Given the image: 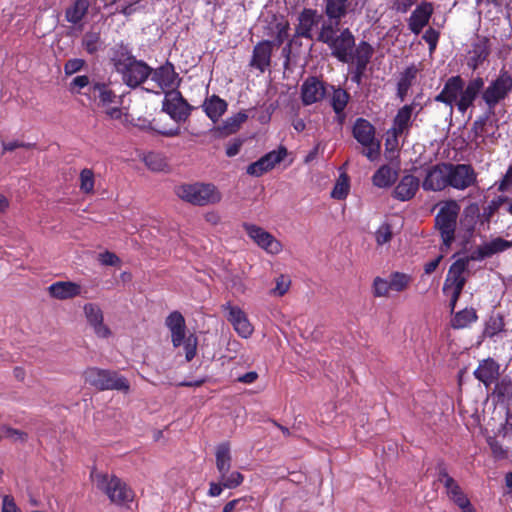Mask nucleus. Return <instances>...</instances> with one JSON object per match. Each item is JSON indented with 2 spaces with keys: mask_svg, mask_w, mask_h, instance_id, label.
<instances>
[{
  "mask_svg": "<svg viewBox=\"0 0 512 512\" xmlns=\"http://www.w3.org/2000/svg\"><path fill=\"white\" fill-rule=\"evenodd\" d=\"M92 93L98 98V105L103 109L106 116L112 120H121L124 113L120 106L119 97L109 89L105 84H95L92 87Z\"/></svg>",
  "mask_w": 512,
  "mask_h": 512,
  "instance_id": "nucleus-11",
  "label": "nucleus"
},
{
  "mask_svg": "<svg viewBox=\"0 0 512 512\" xmlns=\"http://www.w3.org/2000/svg\"><path fill=\"white\" fill-rule=\"evenodd\" d=\"M82 377L85 384L99 391L117 390L123 393L130 391L129 381L115 371L89 367L83 372Z\"/></svg>",
  "mask_w": 512,
  "mask_h": 512,
  "instance_id": "nucleus-5",
  "label": "nucleus"
},
{
  "mask_svg": "<svg viewBox=\"0 0 512 512\" xmlns=\"http://www.w3.org/2000/svg\"><path fill=\"white\" fill-rule=\"evenodd\" d=\"M439 38H440V32L432 27L428 28L422 35V39L429 46L430 54H433L435 52L437 45H438Z\"/></svg>",
  "mask_w": 512,
  "mask_h": 512,
  "instance_id": "nucleus-51",
  "label": "nucleus"
},
{
  "mask_svg": "<svg viewBox=\"0 0 512 512\" xmlns=\"http://www.w3.org/2000/svg\"><path fill=\"white\" fill-rule=\"evenodd\" d=\"M355 45V38L351 31L344 29L328 46L332 55L339 61L349 63L352 58V49Z\"/></svg>",
  "mask_w": 512,
  "mask_h": 512,
  "instance_id": "nucleus-18",
  "label": "nucleus"
},
{
  "mask_svg": "<svg viewBox=\"0 0 512 512\" xmlns=\"http://www.w3.org/2000/svg\"><path fill=\"white\" fill-rule=\"evenodd\" d=\"M291 287V278L287 274H280L275 278V287L270 290L269 294L274 297L284 296Z\"/></svg>",
  "mask_w": 512,
  "mask_h": 512,
  "instance_id": "nucleus-43",
  "label": "nucleus"
},
{
  "mask_svg": "<svg viewBox=\"0 0 512 512\" xmlns=\"http://www.w3.org/2000/svg\"><path fill=\"white\" fill-rule=\"evenodd\" d=\"M165 326L170 332L174 348L183 346L185 359L190 362L197 354V337L190 333L186 335L187 327L184 316L179 311H173L165 318Z\"/></svg>",
  "mask_w": 512,
  "mask_h": 512,
  "instance_id": "nucleus-3",
  "label": "nucleus"
},
{
  "mask_svg": "<svg viewBox=\"0 0 512 512\" xmlns=\"http://www.w3.org/2000/svg\"><path fill=\"white\" fill-rule=\"evenodd\" d=\"M176 195L192 205L204 206L220 201V191L210 183L181 184L175 189Z\"/></svg>",
  "mask_w": 512,
  "mask_h": 512,
  "instance_id": "nucleus-6",
  "label": "nucleus"
},
{
  "mask_svg": "<svg viewBox=\"0 0 512 512\" xmlns=\"http://www.w3.org/2000/svg\"><path fill=\"white\" fill-rule=\"evenodd\" d=\"M419 186V178L412 174H407L394 187L392 195L399 201H409L416 195Z\"/></svg>",
  "mask_w": 512,
  "mask_h": 512,
  "instance_id": "nucleus-23",
  "label": "nucleus"
},
{
  "mask_svg": "<svg viewBox=\"0 0 512 512\" xmlns=\"http://www.w3.org/2000/svg\"><path fill=\"white\" fill-rule=\"evenodd\" d=\"M390 281L393 292L401 293L405 291L412 281V277L409 274L402 272H393L390 274Z\"/></svg>",
  "mask_w": 512,
  "mask_h": 512,
  "instance_id": "nucleus-40",
  "label": "nucleus"
},
{
  "mask_svg": "<svg viewBox=\"0 0 512 512\" xmlns=\"http://www.w3.org/2000/svg\"><path fill=\"white\" fill-rule=\"evenodd\" d=\"M154 127L153 129L161 134L162 136H165V137H175V136H178L180 135L181 133V129L179 127V125H175L173 127H170V128H166L162 125H160V121L157 120V119H154Z\"/></svg>",
  "mask_w": 512,
  "mask_h": 512,
  "instance_id": "nucleus-56",
  "label": "nucleus"
},
{
  "mask_svg": "<svg viewBox=\"0 0 512 512\" xmlns=\"http://www.w3.org/2000/svg\"><path fill=\"white\" fill-rule=\"evenodd\" d=\"M268 171H270V169L267 167V165L264 164V162L261 160V158L255 162L251 163L247 167V173L249 175H252L255 177H260Z\"/></svg>",
  "mask_w": 512,
  "mask_h": 512,
  "instance_id": "nucleus-58",
  "label": "nucleus"
},
{
  "mask_svg": "<svg viewBox=\"0 0 512 512\" xmlns=\"http://www.w3.org/2000/svg\"><path fill=\"white\" fill-rule=\"evenodd\" d=\"M439 481L444 485L449 499L458 507L469 501L459 484L447 473L445 469L440 470Z\"/></svg>",
  "mask_w": 512,
  "mask_h": 512,
  "instance_id": "nucleus-27",
  "label": "nucleus"
},
{
  "mask_svg": "<svg viewBox=\"0 0 512 512\" xmlns=\"http://www.w3.org/2000/svg\"><path fill=\"white\" fill-rule=\"evenodd\" d=\"M374 236L378 246L389 243L393 237L392 226L386 222L381 224L375 231Z\"/></svg>",
  "mask_w": 512,
  "mask_h": 512,
  "instance_id": "nucleus-48",
  "label": "nucleus"
},
{
  "mask_svg": "<svg viewBox=\"0 0 512 512\" xmlns=\"http://www.w3.org/2000/svg\"><path fill=\"white\" fill-rule=\"evenodd\" d=\"M435 216V228L442 240V250H448L455 240L458 217L461 210L456 200H447L438 204Z\"/></svg>",
  "mask_w": 512,
  "mask_h": 512,
  "instance_id": "nucleus-4",
  "label": "nucleus"
},
{
  "mask_svg": "<svg viewBox=\"0 0 512 512\" xmlns=\"http://www.w3.org/2000/svg\"><path fill=\"white\" fill-rule=\"evenodd\" d=\"M494 126L488 123L487 118H480L473 123L471 133L473 134L472 141L476 146H480L485 142L486 138L494 134Z\"/></svg>",
  "mask_w": 512,
  "mask_h": 512,
  "instance_id": "nucleus-33",
  "label": "nucleus"
},
{
  "mask_svg": "<svg viewBox=\"0 0 512 512\" xmlns=\"http://www.w3.org/2000/svg\"><path fill=\"white\" fill-rule=\"evenodd\" d=\"M48 292L51 297L66 300L80 296L82 287L80 284L72 281H58L48 287Z\"/></svg>",
  "mask_w": 512,
  "mask_h": 512,
  "instance_id": "nucleus-26",
  "label": "nucleus"
},
{
  "mask_svg": "<svg viewBox=\"0 0 512 512\" xmlns=\"http://www.w3.org/2000/svg\"><path fill=\"white\" fill-rule=\"evenodd\" d=\"M95 185L94 172L89 168L81 170L79 175V188L84 194H93Z\"/></svg>",
  "mask_w": 512,
  "mask_h": 512,
  "instance_id": "nucleus-41",
  "label": "nucleus"
},
{
  "mask_svg": "<svg viewBox=\"0 0 512 512\" xmlns=\"http://www.w3.org/2000/svg\"><path fill=\"white\" fill-rule=\"evenodd\" d=\"M500 365L492 358L482 360L476 370L474 376L482 382L486 388L495 383L500 375Z\"/></svg>",
  "mask_w": 512,
  "mask_h": 512,
  "instance_id": "nucleus-24",
  "label": "nucleus"
},
{
  "mask_svg": "<svg viewBox=\"0 0 512 512\" xmlns=\"http://www.w3.org/2000/svg\"><path fill=\"white\" fill-rule=\"evenodd\" d=\"M202 107L213 123H218L224 114V100L216 95L207 98Z\"/></svg>",
  "mask_w": 512,
  "mask_h": 512,
  "instance_id": "nucleus-31",
  "label": "nucleus"
},
{
  "mask_svg": "<svg viewBox=\"0 0 512 512\" xmlns=\"http://www.w3.org/2000/svg\"><path fill=\"white\" fill-rule=\"evenodd\" d=\"M82 45L89 54L96 53L101 47L100 35L95 32H88L82 39Z\"/></svg>",
  "mask_w": 512,
  "mask_h": 512,
  "instance_id": "nucleus-47",
  "label": "nucleus"
},
{
  "mask_svg": "<svg viewBox=\"0 0 512 512\" xmlns=\"http://www.w3.org/2000/svg\"><path fill=\"white\" fill-rule=\"evenodd\" d=\"M490 256L503 252L509 248H512V240H504L502 238H494L489 242H486Z\"/></svg>",
  "mask_w": 512,
  "mask_h": 512,
  "instance_id": "nucleus-50",
  "label": "nucleus"
},
{
  "mask_svg": "<svg viewBox=\"0 0 512 512\" xmlns=\"http://www.w3.org/2000/svg\"><path fill=\"white\" fill-rule=\"evenodd\" d=\"M162 110L177 124L189 116V105L177 90L167 91L162 104Z\"/></svg>",
  "mask_w": 512,
  "mask_h": 512,
  "instance_id": "nucleus-13",
  "label": "nucleus"
},
{
  "mask_svg": "<svg viewBox=\"0 0 512 512\" xmlns=\"http://www.w3.org/2000/svg\"><path fill=\"white\" fill-rule=\"evenodd\" d=\"M493 394L500 400H511L512 399V379L508 376H504L495 383Z\"/></svg>",
  "mask_w": 512,
  "mask_h": 512,
  "instance_id": "nucleus-39",
  "label": "nucleus"
},
{
  "mask_svg": "<svg viewBox=\"0 0 512 512\" xmlns=\"http://www.w3.org/2000/svg\"><path fill=\"white\" fill-rule=\"evenodd\" d=\"M488 257H491V256L488 251L486 243H484V244L478 246L473 251H471L469 256L465 257L464 259L467 260V266H468L470 261H482Z\"/></svg>",
  "mask_w": 512,
  "mask_h": 512,
  "instance_id": "nucleus-55",
  "label": "nucleus"
},
{
  "mask_svg": "<svg viewBox=\"0 0 512 512\" xmlns=\"http://www.w3.org/2000/svg\"><path fill=\"white\" fill-rule=\"evenodd\" d=\"M92 481L109 500L117 506L129 507L134 501V491L120 478L107 473H92Z\"/></svg>",
  "mask_w": 512,
  "mask_h": 512,
  "instance_id": "nucleus-2",
  "label": "nucleus"
},
{
  "mask_svg": "<svg viewBox=\"0 0 512 512\" xmlns=\"http://www.w3.org/2000/svg\"><path fill=\"white\" fill-rule=\"evenodd\" d=\"M477 319L478 315L474 308H465L455 313L451 319V327L453 329H464L475 323Z\"/></svg>",
  "mask_w": 512,
  "mask_h": 512,
  "instance_id": "nucleus-34",
  "label": "nucleus"
},
{
  "mask_svg": "<svg viewBox=\"0 0 512 512\" xmlns=\"http://www.w3.org/2000/svg\"><path fill=\"white\" fill-rule=\"evenodd\" d=\"M85 319L98 338L106 339L112 334L110 328L104 323V315L99 305L87 303L83 307Z\"/></svg>",
  "mask_w": 512,
  "mask_h": 512,
  "instance_id": "nucleus-17",
  "label": "nucleus"
},
{
  "mask_svg": "<svg viewBox=\"0 0 512 512\" xmlns=\"http://www.w3.org/2000/svg\"><path fill=\"white\" fill-rule=\"evenodd\" d=\"M226 313L227 320L241 338L247 339L253 334L254 327L242 308L226 303Z\"/></svg>",
  "mask_w": 512,
  "mask_h": 512,
  "instance_id": "nucleus-15",
  "label": "nucleus"
},
{
  "mask_svg": "<svg viewBox=\"0 0 512 512\" xmlns=\"http://www.w3.org/2000/svg\"><path fill=\"white\" fill-rule=\"evenodd\" d=\"M398 177L397 169L389 165H382L372 176V183L378 188L390 187Z\"/></svg>",
  "mask_w": 512,
  "mask_h": 512,
  "instance_id": "nucleus-29",
  "label": "nucleus"
},
{
  "mask_svg": "<svg viewBox=\"0 0 512 512\" xmlns=\"http://www.w3.org/2000/svg\"><path fill=\"white\" fill-rule=\"evenodd\" d=\"M226 359H234L237 354L241 351V343L235 339H229L226 343Z\"/></svg>",
  "mask_w": 512,
  "mask_h": 512,
  "instance_id": "nucleus-63",
  "label": "nucleus"
},
{
  "mask_svg": "<svg viewBox=\"0 0 512 512\" xmlns=\"http://www.w3.org/2000/svg\"><path fill=\"white\" fill-rule=\"evenodd\" d=\"M272 48L271 41H261L255 45L250 65L260 72H265L270 67Z\"/></svg>",
  "mask_w": 512,
  "mask_h": 512,
  "instance_id": "nucleus-25",
  "label": "nucleus"
},
{
  "mask_svg": "<svg viewBox=\"0 0 512 512\" xmlns=\"http://www.w3.org/2000/svg\"><path fill=\"white\" fill-rule=\"evenodd\" d=\"M417 0H392V9L398 13H407Z\"/></svg>",
  "mask_w": 512,
  "mask_h": 512,
  "instance_id": "nucleus-62",
  "label": "nucleus"
},
{
  "mask_svg": "<svg viewBox=\"0 0 512 512\" xmlns=\"http://www.w3.org/2000/svg\"><path fill=\"white\" fill-rule=\"evenodd\" d=\"M323 21V16L314 9H304L298 17V25L296 27V35L313 39L314 31Z\"/></svg>",
  "mask_w": 512,
  "mask_h": 512,
  "instance_id": "nucleus-21",
  "label": "nucleus"
},
{
  "mask_svg": "<svg viewBox=\"0 0 512 512\" xmlns=\"http://www.w3.org/2000/svg\"><path fill=\"white\" fill-rule=\"evenodd\" d=\"M321 28L317 36V40L329 45L337 36V27L339 22L336 20H324L321 22Z\"/></svg>",
  "mask_w": 512,
  "mask_h": 512,
  "instance_id": "nucleus-38",
  "label": "nucleus"
},
{
  "mask_svg": "<svg viewBox=\"0 0 512 512\" xmlns=\"http://www.w3.org/2000/svg\"><path fill=\"white\" fill-rule=\"evenodd\" d=\"M512 89V76L506 70H501L498 77L484 88L482 77H475L468 83L460 75L449 77L439 94L434 97L435 102L443 103L447 114L452 117L456 108L461 114L474 106V102L482 91L481 98L488 110L493 112L495 107L506 99Z\"/></svg>",
  "mask_w": 512,
  "mask_h": 512,
  "instance_id": "nucleus-1",
  "label": "nucleus"
},
{
  "mask_svg": "<svg viewBox=\"0 0 512 512\" xmlns=\"http://www.w3.org/2000/svg\"><path fill=\"white\" fill-rule=\"evenodd\" d=\"M449 186L457 190H464L476 181V174L470 165L466 164H448Z\"/></svg>",
  "mask_w": 512,
  "mask_h": 512,
  "instance_id": "nucleus-16",
  "label": "nucleus"
},
{
  "mask_svg": "<svg viewBox=\"0 0 512 512\" xmlns=\"http://www.w3.org/2000/svg\"><path fill=\"white\" fill-rule=\"evenodd\" d=\"M243 227L247 235L267 254L278 255L282 252V243L262 227L248 223Z\"/></svg>",
  "mask_w": 512,
  "mask_h": 512,
  "instance_id": "nucleus-12",
  "label": "nucleus"
},
{
  "mask_svg": "<svg viewBox=\"0 0 512 512\" xmlns=\"http://www.w3.org/2000/svg\"><path fill=\"white\" fill-rule=\"evenodd\" d=\"M34 147L32 143H24L18 140L2 142V148L4 151H13L17 148L31 149Z\"/></svg>",
  "mask_w": 512,
  "mask_h": 512,
  "instance_id": "nucleus-64",
  "label": "nucleus"
},
{
  "mask_svg": "<svg viewBox=\"0 0 512 512\" xmlns=\"http://www.w3.org/2000/svg\"><path fill=\"white\" fill-rule=\"evenodd\" d=\"M85 65V61L80 58L69 59L64 65L66 75H72L80 71Z\"/></svg>",
  "mask_w": 512,
  "mask_h": 512,
  "instance_id": "nucleus-59",
  "label": "nucleus"
},
{
  "mask_svg": "<svg viewBox=\"0 0 512 512\" xmlns=\"http://www.w3.org/2000/svg\"><path fill=\"white\" fill-rule=\"evenodd\" d=\"M89 7L87 0H76L74 4L66 10L65 17L70 23L76 24L82 20Z\"/></svg>",
  "mask_w": 512,
  "mask_h": 512,
  "instance_id": "nucleus-37",
  "label": "nucleus"
},
{
  "mask_svg": "<svg viewBox=\"0 0 512 512\" xmlns=\"http://www.w3.org/2000/svg\"><path fill=\"white\" fill-rule=\"evenodd\" d=\"M151 80L156 84L162 92L176 90L179 84L178 74L175 72L174 66L167 62L158 67L154 71L151 70Z\"/></svg>",
  "mask_w": 512,
  "mask_h": 512,
  "instance_id": "nucleus-19",
  "label": "nucleus"
},
{
  "mask_svg": "<svg viewBox=\"0 0 512 512\" xmlns=\"http://www.w3.org/2000/svg\"><path fill=\"white\" fill-rule=\"evenodd\" d=\"M98 260L102 265L105 266H116L121 262L120 258L115 253L109 251L100 253Z\"/></svg>",
  "mask_w": 512,
  "mask_h": 512,
  "instance_id": "nucleus-60",
  "label": "nucleus"
},
{
  "mask_svg": "<svg viewBox=\"0 0 512 512\" xmlns=\"http://www.w3.org/2000/svg\"><path fill=\"white\" fill-rule=\"evenodd\" d=\"M349 0H326L325 13L330 20H340L346 15Z\"/></svg>",
  "mask_w": 512,
  "mask_h": 512,
  "instance_id": "nucleus-35",
  "label": "nucleus"
},
{
  "mask_svg": "<svg viewBox=\"0 0 512 512\" xmlns=\"http://www.w3.org/2000/svg\"><path fill=\"white\" fill-rule=\"evenodd\" d=\"M0 434L2 438H7L13 442H24L27 439V434L21 430L11 428L6 425L0 427Z\"/></svg>",
  "mask_w": 512,
  "mask_h": 512,
  "instance_id": "nucleus-49",
  "label": "nucleus"
},
{
  "mask_svg": "<svg viewBox=\"0 0 512 512\" xmlns=\"http://www.w3.org/2000/svg\"><path fill=\"white\" fill-rule=\"evenodd\" d=\"M89 85V78L86 75L76 76L70 83V91L72 93H80L81 89Z\"/></svg>",
  "mask_w": 512,
  "mask_h": 512,
  "instance_id": "nucleus-61",
  "label": "nucleus"
},
{
  "mask_svg": "<svg viewBox=\"0 0 512 512\" xmlns=\"http://www.w3.org/2000/svg\"><path fill=\"white\" fill-rule=\"evenodd\" d=\"M248 118V115L245 112H239L234 116L230 117L226 120V134L233 133L242 123H244Z\"/></svg>",
  "mask_w": 512,
  "mask_h": 512,
  "instance_id": "nucleus-53",
  "label": "nucleus"
},
{
  "mask_svg": "<svg viewBox=\"0 0 512 512\" xmlns=\"http://www.w3.org/2000/svg\"><path fill=\"white\" fill-rule=\"evenodd\" d=\"M372 291L375 297H389V291L387 290L386 279L382 277H376L373 280Z\"/></svg>",
  "mask_w": 512,
  "mask_h": 512,
  "instance_id": "nucleus-54",
  "label": "nucleus"
},
{
  "mask_svg": "<svg viewBox=\"0 0 512 512\" xmlns=\"http://www.w3.org/2000/svg\"><path fill=\"white\" fill-rule=\"evenodd\" d=\"M349 182L346 175H341L331 191V197L337 200L346 198L349 193Z\"/></svg>",
  "mask_w": 512,
  "mask_h": 512,
  "instance_id": "nucleus-46",
  "label": "nucleus"
},
{
  "mask_svg": "<svg viewBox=\"0 0 512 512\" xmlns=\"http://www.w3.org/2000/svg\"><path fill=\"white\" fill-rule=\"evenodd\" d=\"M467 260L458 259L449 268L446 276L443 293L450 298V307L453 311L466 283Z\"/></svg>",
  "mask_w": 512,
  "mask_h": 512,
  "instance_id": "nucleus-8",
  "label": "nucleus"
},
{
  "mask_svg": "<svg viewBox=\"0 0 512 512\" xmlns=\"http://www.w3.org/2000/svg\"><path fill=\"white\" fill-rule=\"evenodd\" d=\"M115 69L123 82L132 88L142 84L151 74V68L145 62L125 55L116 59Z\"/></svg>",
  "mask_w": 512,
  "mask_h": 512,
  "instance_id": "nucleus-7",
  "label": "nucleus"
},
{
  "mask_svg": "<svg viewBox=\"0 0 512 512\" xmlns=\"http://www.w3.org/2000/svg\"><path fill=\"white\" fill-rule=\"evenodd\" d=\"M287 156V149L284 146H279L277 150L270 151L261 157L267 167L272 170L277 164L284 160Z\"/></svg>",
  "mask_w": 512,
  "mask_h": 512,
  "instance_id": "nucleus-42",
  "label": "nucleus"
},
{
  "mask_svg": "<svg viewBox=\"0 0 512 512\" xmlns=\"http://www.w3.org/2000/svg\"><path fill=\"white\" fill-rule=\"evenodd\" d=\"M470 57V65L475 69L489 55V50L484 42L477 43L473 46Z\"/></svg>",
  "mask_w": 512,
  "mask_h": 512,
  "instance_id": "nucleus-45",
  "label": "nucleus"
},
{
  "mask_svg": "<svg viewBox=\"0 0 512 512\" xmlns=\"http://www.w3.org/2000/svg\"><path fill=\"white\" fill-rule=\"evenodd\" d=\"M448 173L447 163H440L429 167L423 178L422 188L425 191L434 192L444 190L449 186Z\"/></svg>",
  "mask_w": 512,
  "mask_h": 512,
  "instance_id": "nucleus-14",
  "label": "nucleus"
},
{
  "mask_svg": "<svg viewBox=\"0 0 512 512\" xmlns=\"http://www.w3.org/2000/svg\"><path fill=\"white\" fill-rule=\"evenodd\" d=\"M505 323L501 314H492L485 322L483 336L493 338L504 331Z\"/></svg>",
  "mask_w": 512,
  "mask_h": 512,
  "instance_id": "nucleus-36",
  "label": "nucleus"
},
{
  "mask_svg": "<svg viewBox=\"0 0 512 512\" xmlns=\"http://www.w3.org/2000/svg\"><path fill=\"white\" fill-rule=\"evenodd\" d=\"M144 162L146 166L152 171L160 172L164 171L167 168V162L165 157L159 153H148L144 157Z\"/></svg>",
  "mask_w": 512,
  "mask_h": 512,
  "instance_id": "nucleus-44",
  "label": "nucleus"
},
{
  "mask_svg": "<svg viewBox=\"0 0 512 512\" xmlns=\"http://www.w3.org/2000/svg\"><path fill=\"white\" fill-rule=\"evenodd\" d=\"M373 53V47L368 42L361 41L352 53L350 62L355 63L359 70H365Z\"/></svg>",
  "mask_w": 512,
  "mask_h": 512,
  "instance_id": "nucleus-32",
  "label": "nucleus"
},
{
  "mask_svg": "<svg viewBox=\"0 0 512 512\" xmlns=\"http://www.w3.org/2000/svg\"><path fill=\"white\" fill-rule=\"evenodd\" d=\"M350 99L349 94L342 88H333V93L331 96V106L335 112V120L337 123L342 126L345 119L346 114L344 112L347 103Z\"/></svg>",
  "mask_w": 512,
  "mask_h": 512,
  "instance_id": "nucleus-28",
  "label": "nucleus"
},
{
  "mask_svg": "<svg viewBox=\"0 0 512 512\" xmlns=\"http://www.w3.org/2000/svg\"><path fill=\"white\" fill-rule=\"evenodd\" d=\"M422 109V105L416 101L401 107L393 119L392 127L387 132V143H390V138H392L393 141L397 143L399 137H406L409 134L410 128L412 126L413 118H416Z\"/></svg>",
  "mask_w": 512,
  "mask_h": 512,
  "instance_id": "nucleus-9",
  "label": "nucleus"
},
{
  "mask_svg": "<svg viewBox=\"0 0 512 512\" xmlns=\"http://www.w3.org/2000/svg\"><path fill=\"white\" fill-rule=\"evenodd\" d=\"M487 443H488V445L491 449V452L495 458L503 459L506 456L507 451L503 448L501 443L495 437L489 436L487 438Z\"/></svg>",
  "mask_w": 512,
  "mask_h": 512,
  "instance_id": "nucleus-57",
  "label": "nucleus"
},
{
  "mask_svg": "<svg viewBox=\"0 0 512 512\" xmlns=\"http://www.w3.org/2000/svg\"><path fill=\"white\" fill-rule=\"evenodd\" d=\"M419 69L416 65L412 64L408 66L400 75L398 83L401 85H405L408 87L412 86L413 81L415 80Z\"/></svg>",
  "mask_w": 512,
  "mask_h": 512,
  "instance_id": "nucleus-52",
  "label": "nucleus"
},
{
  "mask_svg": "<svg viewBox=\"0 0 512 512\" xmlns=\"http://www.w3.org/2000/svg\"><path fill=\"white\" fill-rule=\"evenodd\" d=\"M325 95V85L317 77H308L301 85V100L306 106L321 101Z\"/></svg>",
  "mask_w": 512,
  "mask_h": 512,
  "instance_id": "nucleus-22",
  "label": "nucleus"
},
{
  "mask_svg": "<svg viewBox=\"0 0 512 512\" xmlns=\"http://www.w3.org/2000/svg\"><path fill=\"white\" fill-rule=\"evenodd\" d=\"M479 218V207L477 204L468 205L460 218V227L467 235H472Z\"/></svg>",
  "mask_w": 512,
  "mask_h": 512,
  "instance_id": "nucleus-30",
  "label": "nucleus"
},
{
  "mask_svg": "<svg viewBox=\"0 0 512 512\" xmlns=\"http://www.w3.org/2000/svg\"><path fill=\"white\" fill-rule=\"evenodd\" d=\"M434 13V6L431 2L422 1L410 14L407 23L409 30L418 35L426 27Z\"/></svg>",
  "mask_w": 512,
  "mask_h": 512,
  "instance_id": "nucleus-20",
  "label": "nucleus"
},
{
  "mask_svg": "<svg viewBox=\"0 0 512 512\" xmlns=\"http://www.w3.org/2000/svg\"><path fill=\"white\" fill-rule=\"evenodd\" d=\"M354 138L365 148L363 154L374 161L380 152V144L375 139V129L369 121L359 118L353 126Z\"/></svg>",
  "mask_w": 512,
  "mask_h": 512,
  "instance_id": "nucleus-10",
  "label": "nucleus"
}]
</instances>
